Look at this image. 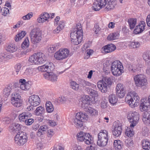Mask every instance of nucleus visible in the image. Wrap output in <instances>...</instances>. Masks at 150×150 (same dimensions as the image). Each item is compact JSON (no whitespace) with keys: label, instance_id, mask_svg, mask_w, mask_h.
Returning a JSON list of instances; mask_svg holds the SVG:
<instances>
[{"label":"nucleus","instance_id":"f257e3e1","mask_svg":"<svg viewBox=\"0 0 150 150\" xmlns=\"http://www.w3.org/2000/svg\"><path fill=\"white\" fill-rule=\"evenodd\" d=\"M71 42L74 45H78L82 41L83 39V30L81 25L77 24L75 30L70 34Z\"/></svg>","mask_w":150,"mask_h":150},{"label":"nucleus","instance_id":"69168bd1","mask_svg":"<svg viewBox=\"0 0 150 150\" xmlns=\"http://www.w3.org/2000/svg\"><path fill=\"white\" fill-rule=\"evenodd\" d=\"M54 134V132L52 130L49 129L47 130V136L49 138H51Z\"/></svg>","mask_w":150,"mask_h":150},{"label":"nucleus","instance_id":"8fccbe9b","mask_svg":"<svg viewBox=\"0 0 150 150\" xmlns=\"http://www.w3.org/2000/svg\"><path fill=\"white\" fill-rule=\"evenodd\" d=\"M140 43L138 42H130L128 44L129 47L131 48H135L139 47Z\"/></svg>","mask_w":150,"mask_h":150},{"label":"nucleus","instance_id":"0eeeda50","mask_svg":"<svg viewBox=\"0 0 150 150\" xmlns=\"http://www.w3.org/2000/svg\"><path fill=\"white\" fill-rule=\"evenodd\" d=\"M111 79L108 77H105L103 80L97 83V87L99 90L102 93H105L108 90V87L112 84Z\"/></svg>","mask_w":150,"mask_h":150},{"label":"nucleus","instance_id":"58836bf2","mask_svg":"<svg viewBox=\"0 0 150 150\" xmlns=\"http://www.w3.org/2000/svg\"><path fill=\"white\" fill-rule=\"evenodd\" d=\"M11 102L12 104L16 107H20L22 104L21 101L20 99L15 100L13 98V99H11Z\"/></svg>","mask_w":150,"mask_h":150},{"label":"nucleus","instance_id":"aec40b11","mask_svg":"<svg viewBox=\"0 0 150 150\" xmlns=\"http://www.w3.org/2000/svg\"><path fill=\"white\" fill-rule=\"evenodd\" d=\"M145 25L146 24L144 21H141L140 23L137 26L134 30V33L137 34L142 33L144 30Z\"/></svg>","mask_w":150,"mask_h":150},{"label":"nucleus","instance_id":"7ed1b4c3","mask_svg":"<svg viewBox=\"0 0 150 150\" xmlns=\"http://www.w3.org/2000/svg\"><path fill=\"white\" fill-rule=\"evenodd\" d=\"M97 144L100 147L105 146L109 140L108 132L105 130H101L98 135Z\"/></svg>","mask_w":150,"mask_h":150},{"label":"nucleus","instance_id":"052dcab7","mask_svg":"<svg viewBox=\"0 0 150 150\" xmlns=\"http://www.w3.org/2000/svg\"><path fill=\"white\" fill-rule=\"evenodd\" d=\"M11 59V58L10 57H0V61L5 62H8Z\"/></svg>","mask_w":150,"mask_h":150},{"label":"nucleus","instance_id":"680f3d73","mask_svg":"<svg viewBox=\"0 0 150 150\" xmlns=\"http://www.w3.org/2000/svg\"><path fill=\"white\" fill-rule=\"evenodd\" d=\"M45 56V55L42 51H39L34 54L31 56Z\"/></svg>","mask_w":150,"mask_h":150},{"label":"nucleus","instance_id":"20e7f679","mask_svg":"<svg viewBox=\"0 0 150 150\" xmlns=\"http://www.w3.org/2000/svg\"><path fill=\"white\" fill-rule=\"evenodd\" d=\"M111 68L112 74L116 76L121 75L123 71L122 63L118 60H116L112 63Z\"/></svg>","mask_w":150,"mask_h":150},{"label":"nucleus","instance_id":"6e6d98bb","mask_svg":"<svg viewBox=\"0 0 150 150\" xmlns=\"http://www.w3.org/2000/svg\"><path fill=\"white\" fill-rule=\"evenodd\" d=\"M101 28H100L99 25L97 24H95L94 27L93 29V30L94 33H95L96 34H98Z\"/></svg>","mask_w":150,"mask_h":150},{"label":"nucleus","instance_id":"9d476101","mask_svg":"<svg viewBox=\"0 0 150 150\" xmlns=\"http://www.w3.org/2000/svg\"><path fill=\"white\" fill-rule=\"evenodd\" d=\"M102 8L105 7V11H109L114 8L116 5V0H98Z\"/></svg>","mask_w":150,"mask_h":150},{"label":"nucleus","instance_id":"a878e982","mask_svg":"<svg viewBox=\"0 0 150 150\" xmlns=\"http://www.w3.org/2000/svg\"><path fill=\"white\" fill-rule=\"evenodd\" d=\"M5 49L7 51L11 53H13L17 51L18 48L14 43H11L7 44Z\"/></svg>","mask_w":150,"mask_h":150},{"label":"nucleus","instance_id":"4c0bfd02","mask_svg":"<svg viewBox=\"0 0 150 150\" xmlns=\"http://www.w3.org/2000/svg\"><path fill=\"white\" fill-rule=\"evenodd\" d=\"M26 34V33L25 31H21V32L16 35L15 38V41L18 42L20 40H21L25 36Z\"/></svg>","mask_w":150,"mask_h":150},{"label":"nucleus","instance_id":"bf43d9fd","mask_svg":"<svg viewBox=\"0 0 150 150\" xmlns=\"http://www.w3.org/2000/svg\"><path fill=\"white\" fill-rule=\"evenodd\" d=\"M20 95L18 93L16 92L13 93L11 95V99H13V98L15 100L20 99Z\"/></svg>","mask_w":150,"mask_h":150},{"label":"nucleus","instance_id":"37998d69","mask_svg":"<svg viewBox=\"0 0 150 150\" xmlns=\"http://www.w3.org/2000/svg\"><path fill=\"white\" fill-rule=\"evenodd\" d=\"M132 128L130 126L129 127H127L126 129L125 134L127 136L129 137H133L134 134V133Z\"/></svg>","mask_w":150,"mask_h":150},{"label":"nucleus","instance_id":"393cba45","mask_svg":"<svg viewBox=\"0 0 150 150\" xmlns=\"http://www.w3.org/2000/svg\"><path fill=\"white\" fill-rule=\"evenodd\" d=\"M22 126L19 124L17 123H14L12 124L9 127L10 130L11 132L16 133H18L21 130Z\"/></svg>","mask_w":150,"mask_h":150},{"label":"nucleus","instance_id":"79ce46f5","mask_svg":"<svg viewBox=\"0 0 150 150\" xmlns=\"http://www.w3.org/2000/svg\"><path fill=\"white\" fill-rule=\"evenodd\" d=\"M143 149L145 150H150V142L148 140H144L142 144Z\"/></svg>","mask_w":150,"mask_h":150},{"label":"nucleus","instance_id":"dca6fc26","mask_svg":"<svg viewBox=\"0 0 150 150\" xmlns=\"http://www.w3.org/2000/svg\"><path fill=\"white\" fill-rule=\"evenodd\" d=\"M148 102L146 99H142L140 105V109L142 111L148 110L149 105L150 104V94L148 96Z\"/></svg>","mask_w":150,"mask_h":150},{"label":"nucleus","instance_id":"e433bc0d","mask_svg":"<svg viewBox=\"0 0 150 150\" xmlns=\"http://www.w3.org/2000/svg\"><path fill=\"white\" fill-rule=\"evenodd\" d=\"M119 36V34L117 32H114L109 34L107 37L108 40H113L118 38Z\"/></svg>","mask_w":150,"mask_h":150},{"label":"nucleus","instance_id":"6ab92c4d","mask_svg":"<svg viewBox=\"0 0 150 150\" xmlns=\"http://www.w3.org/2000/svg\"><path fill=\"white\" fill-rule=\"evenodd\" d=\"M50 18L49 14L47 12H44L39 15V17L37 18V21L39 23H42L47 21Z\"/></svg>","mask_w":150,"mask_h":150},{"label":"nucleus","instance_id":"b1692460","mask_svg":"<svg viewBox=\"0 0 150 150\" xmlns=\"http://www.w3.org/2000/svg\"><path fill=\"white\" fill-rule=\"evenodd\" d=\"M116 46L112 44H108L104 46L102 48V52L104 51L105 53H108L114 51L116 49Z\"/></svg>","mask_w":150,"mask_h":150},{"label":"nucleus","instance_id":"ddd939ff","mask_svg":"<svg viewBox=\"0 0 150 150\" xmlns=\"http://www.w3.org/2000/svg\"><path fill=\"white\" fill-rule=\"evenodd\" d=\"M134 79L135 85L137 87H142L147 84V80L142 74L135 76L134 77Z\"/></svg>","mask_w":150,"mask_h":150},{"label":"nucleus","instance_id":"1a4fd4ad","mask_svg":"<svg viewBox=\"0 0 150 150\" xmlns=\"http://www.w3.org/2000/svg\"><path fill=\"white\" fill-rule=\"evenodd\" d=\"M127 118L131 123L130 127H133L136 125L139 119V114L136 111H130L127 114Z\"/></svg>","mask_w":150,"mask_h":150},{"label":"nucleus","instance_id":"cd10ccee","mask_svg":"<svg viewBox=\"0 0 150 150\" xmlns=\"http://www.w3.org/2000/svg\"><path fill=\"white\" fill-rule=\"evenodd\" d=\"M31 115V114L28 112H23L19 114L18 118L20 121L24 122Z\"/></svg>","mask_w":150,"mask_h":150},{"label":"nucleus","instance_id":"a211bd4d","mask_svg":"<svg viewBox=\"0 0 150 150\" xmlns=\"http://www.w3.org/2000/svg\"><path fill=\"white\" fill-rule=\"evenodd\" d=\"M72 55L71 53H69V50L65 48L60 49L55 53L54 56H68Z\"/></svg>","mask_w":150,"mask_h":150},{"label":"nucleus","instance_id":"4be33fe9","mask_svg":"<svg viewBox=\"0 0 150 150\" xmlns=\"http://www.w3.org/2000/svg\"><path fill=\"white\" fill-rule=\"evenodd\" d=\"M122 131V125L120 124H117L115 126L114 129L112 130L113 135L118 137L121 135Z\"/></svg>","mask_w":150,"mask_h":150},{"label":"nucleus","instance_id":"a18cd8bd","mask_svg":"<svg viewBox=\"0 0 150 150\" xmlns=\"http://www.w3.org/2000/svg\"><path fill=\"white\" fill-rule=\"evenodd\" d=\"M93 8L95 11H99L102 8L98 0H97L96 2L93 3Z\"/></svg>","mask_w":150,"mask_h":150},{"label":"nucleus","instance_id":"3c124183","mask_svg":"<svg viewBox=\"0 0 150 150\" xmlns=\"http://www.w3.org/2000/svg\"><path fill=\"white\" fill-rule=\"evenodd\" d=\"M0 13H1L4 16H6L9 13V10L8 8L6 7L1 8L0 6Z\"/></svg>","mask_w":150,"mask_h":150},{"label":"nucleus","instance_id":"0e129e2a","mask_svg":"<svg viewBox=\"0 0 150 150\" xmlns=\"http://www.w3.org/2000/svg\"><path fill=\"white\" fill-rule=\"evenodd\" d=\"M39 129L44 133V132L47 130L48 127L46 125H43L41 126Z\"/></svg>","mask_w":150,"mask_h":150},{"label":"nucleus","instance_id":"ea45409f","mask_svg":"<svg viewBox=\"0 0 150 150\" xmlns=\"http://www.w3.org/2000/svg\"><path fill=\"white\" fill-rule=\"evenodd\" d=\"M128 23L130 29H134L137 23V19L136 18H130L128 19Z\"/></svg>","mask_w":150,"mask_h":150},{"label":"nucleus","instance_id":"473e14b6","mask_svg":"<svg viewBox=\"0 0 150 150\" xmlns=\"http://www.w3.org/2000/svg\"><path fill=\"white\" fill-rule=\"evenodd\" d=\"M85 90L88 94L93 97H97L98 96V92L88 87H86Z\"/></svg>","mask_w":150,"mask_h":150},{"label":"nucleus","instance_id":"7c9ffc66","mask_svg":"<svg viewBox=\"0 0 150 150\" xmlns=\"http://www.w3.org/2000/svg\"><path fill=\"white\" fill-rule=\"evenodd\" d=\"M35 112L36 115L41 116L45 112V109L44 107L40 106L36 108Z\"/></svg>","mask_w":150,"mask_h":150},{"label":"nucleus","instance_id":"603ef678","mask_svg":"<svg viewBox=\"0 0 150 150\" xmlns=\"http://www.w3.org/2000/svg\"><path fill=\"white\" fill-rule=\"evenodd\" d=\"M71 88L75 90H77L79 87V84L74 81L71 82Z\"/></svg>","mask_w":150,"mask_h":150},{"label":"nucleus","instance_id":"a19ab883","mask_svg":"<svg viewBox=\"0 0 150 150\" xmlns=\"http://www.w3.org/2000/svg\"><path fill=\"white\" fill-rule=\"evenodd\" d=\"M11 85H9L4 89V94L5 97H8L10 94L11 91Z\"/></svg>","mask_w":150,"mask_h":150},{"label":"nucleus","instance_id":"c756f323","mask_svg":"<svg viewBox=\"0 0 150 150\" xmlns=\"http://www.w3.org/2000/svg\"><path fill=\"white\" fill-rule=\"evenodd\" d=\"M61 46V44L59 43H56L53 45H51L48 49V52L50 53H54L56 50Z\"/></svg>","mask_w":150,"mask_h":150},{"label":"nucleus","instance_id":"f03ea898","mask_svg":"<svg viewBox=\"0 0 150 150\" xmlns=\"http://www.w3.org/2000/svg\"><path fill=\"white\" fill-rule=\"evenodd\" d=\"M140 98L138 94L134 91H131L127 94L125 98V101L132 108L139 105Z\"/></svg>","mask_w":150,"mask_h":150},{"label":"nucleus","instance_id":"2f4dec72","mask_svg":"<svg viewBox=\"0 0 150 150\" xmlns=\"http://www.w3.org/2000/svg\"><path fill=\"white\" fill-rule=\"evenodd\" d=\"M108 99L110 103L112 105L116 104L118 101V98L115 94H112L110 95Z\"/></svg>","mask_w":150,"mask_h":150},{"label":"nucleus","instance_id":"2eb2a0df","mask_svg":"<svg viewBox=\"0 0 150 150\" xmlns=\"http://www.w3.org/2000/svg\"><path fill=\"white\" fill-rule=\"evenodd\" d=\"M46 57H29V61L31 63L40 64L46 61Z\"/></svg>","mask_w":150,"mask_h":150},{"label":"nucleus","instance_id":"f8f14e48","mask_svg":"<svg viewBox=\"0 0 150 150\" xmlns=\"http://www.w3.org/2000/svg\"><path fill=\"white\" fill-rule=\"evenodd\" d=\"M27 139V137L25 133L18 132L15 137V142L19 146L23 145L26 142Z\"/></svg>","mask_w":150,"mask_h":150},{"label":"nucleus","instance_id":"c9c22d12","mask_svg":"<svg viewBox=\"0 0 150 150\" xmlns=\"http://www.w3.org/2000/svg\"><path fill=\"white\" fill-rule=\"evenodd\" d=\"M122 143L120 140H115L113 143V146L115 149L117 150H120L123 146Z\"/></svg>","mask_w":150,"mask_h":150},{"label":"nucleus","instance_id":"c03bdc74","mask_svg":"<svg viewBox=\"0 0 150 150\" xmlns=\"http://www.w3.org/2000/svg\"><path fill=\"white\" fill-rule=\"evenodd\" d=\"M90 82L84 79H81L79 81V84L80 86L82 87H84L86 86H89L90 85Z\"/></svg>","mask_w":150,"mask_h":150},{"label":"nucleus","instance_id":"39448f33","mask_svg":"<svg viewBox=\"0 0 150 150\" xmlns=\"http://www.w3.org/2000/svg\"><path fill=\"white\" fill-rule=\"evenodd\" d=\"M32 43L35 45H37L41 40L42 33L39 28H35L32 29L30 33Z\"/></svg>","mask_w":150,"mask_h":150},{"label":"nucleus","instance_id":"09e8293b","mask_svg":"<svg viewBox=\"0 0 150 150\" xmlns=\"http://www.w3.org/2000/svg\"><path fill=\"white\" fill-rule=\"evenodd\" d=\"M28 82L29 81L25 84H21L20 86L21 89L24 91H27L29 89L31 85Z\"/></svg>","mask_w":150,"mask_h":150},{"label":"nucleus","instance_id":"e2e57ef3","mask_svg":"<svg viewBox=\"0 0 150 150\" xmlns=\"http://www.w3.org/2000/svg\"><path fill=\"white\" fill-rule=\"evenodd\" d=\"M58 25V26L60 28H61L62 29H63L64 28L65 25V23L64 21H60L58 23L57 25Z\"/></svg>","mask_w":150,"mask_h":150},{"label":"nucleus","instance_id":"774afa93","mask_svg":"<svg viewBox=\"0 0 150 150\" xmlns=\"http://www.w3.org/2000/svg\"><path fill=\"white\" fill-rule=\"evenodd\" d=\"M148 133V129L146 127H144L142 129V134L144 136H146Z\"/></svg>","mask_w":150,"mask_h":150},{"label":"nucleus","instance_id":"9b49d317","mask_svg":"<svg viewBox=\"0 0 150 150\" xmlns=\"http://www.w3.org/2000/svg\"><path fill=\"white\" fill-rule=\"evenodd\" d=\"M28 102L31 105L27 108L26 110L30 111L34 109L33 106L36 107L40 104V100L38 96L33 95L29 97Z\"/></svg>","mask_w":150,"mask_h":150},{"label":"nucleus","instance_id":"de8ad7c7","mask_svg":"<svg viewBox=\"0 0 150 150\" xmlns=\"http://www.w3.org/2000/svg\"><path fill=\"white\" fill-rule=\"evenodd\" d=\"M29 42L28 38H26L21 45V47L23 49H25L29 47Z\"/></svg>","mask_w":150,"mask_h":150},{"label":"nucleus","instance_id":"49530a36","mask_svg":"<svg viewBox=\"0 0 150 150\" xmlns=\"http://www.w3.org/2000/svg\"><path fill=\"white\" fill-rule=\"evenodd\" d=\"M125 146L130 149L133 147V142L131 139H129L126 140L125 141Z\"/></svg>","mask_w":150,"mask_h":150},{"label":"nucleus","instance_id":"5701e85b","mask_svg":"<svg viewBox=\"0 0 150 150\" xmlns=\"http://www.w3.org/2000/svg\"><path fill=\"white\" fill-rule=\"evenodd\" d=\"M43 76L45 79L52 81H57V76L53 73H45L43 74Z\"/></svg>","mask_w":150,"mask_h":150},{"label":"nucleus","instance_id":"4d7b16f0","mask_svg":"<svg viewBox=\"0 0 150 150\" xmlns=\"http://www.w3.org/2000/svg\"><path fill=\"white\" fill-rule=\"evenodd\" d=\"M137 68L135 65H129L128 67V70L132 73L135 72L137 70Z\"/></svg>","mask_w":150,"mask_h":150},{"label":"nucleus","instance_id":"412c9836","mask_svg":"<svg viewBox=\"0 0 150 150\" xmlns=\"http://www.w3.org/2000/svg\"><path fill=\"white\" fill-rule=\"evenodd\" d=\"M90 98L88 96H86L84 97H83L80 99L79 104L81 107L83 109L86 108L88 105L90 103Z\"/></svg>","mask_w":150,"mask_h":150},{"label":"nucleus","instance_id":"72a5a7b5","mask_svg":"<svg viewBox=\"0 0 150 150\" xmlns=\"http://www.w3.org/2000/svg\"><path fill=\"white\" fill-rule=\"evenodd\" d=\"M36 73V69L33 68H27L24 72V74L27 76H33Z\"/></svg>","mask_w":150,"mask_h":150},{"label":"nucleus","instance_id":"6e6552de","mask_svg":"<svg viewBox=\"0 0 150 150\" xmlns=\"http://www.w3.org/2000/svg\"><path fill=\"white\" fill-rule=\"evenodd\" d=\"M88 117V115L85 113L82 112H78L76 114L74 122L75 126L79 128L83 125V120H86Z\"/></svg>","mask_w":150,"mask_h":150},{"label":"nucleus","instance_id":"bb28decb","mask_svg":"<svg viewBox=\"0 0 150 150\" xmlns=\"http://www.w3.org/2000/svg\"><path fill=\"white\" fill-rule=\"evenodd\" d=\"M143 121L146 125H150V112H145L143 115Z\"/></svg>","mask_w":150,"mask_h":150},{"label":"nucleus","instance_id":"4468645a","mask_svg":"<svg viewBox=\"0 0 150 150\" xmlns=\"http://www.w3.org/2000/svg\"><path fill=\"white\" fill-rule=\"evenodd\" d=\"M38 70L41 72H46V73H50L54 69V66L51 62L46 63L45 64L39 67H38Z\"/></svg>","mask_w":150,"mask_h":150},{"label":"nucleus","instance_id":"f3484780","mask_svg":"<svg viewBox=\"0 0 150 150\" xmlns=\"http://www.w3.org/2000/svg\"><path fill=\"white\" fill-rule=\"evenodd\" d=\"M116 94L120 98H123L125 95V92L122 84L119 83L117 84L116 88Z\"/></svg>","mask_w":150,"mask_h":150},{"label":"nucleus","instance_id":"f704fd0d","mask_svg":"<svg viewBox=\"0 0 150 150\" xmlns=\"http://www.w3.org/2000/svg\"><path fill=\"white\" fill-rule=\"evenodd\" d=\"M85 110L92 115L95 116L98 115V112L97 111L95 110L93 108L89 106H87L86 108L84 109Z\"/></svg>","mask_w":150,"mask_h":150},{"label":"nucleus","instance_id":"423d86ee","mask_svg":"<svg viewBox=\"0 0 150 150\" xmlns=\"http://www.w3.org/2000/svg\"><path fill=\"white\" fill-rule=\"evenodd\" d=\"M77 139L81 142H84L87 144H91L93 142V138L88 133L81 131L76 135Z\"/></svg>","mask_w":150,"mask_h":150},{"label":"nucleus","instance_id":"5fc2aeb1","mask_svg":"<svg viewBox=\"0 0 150 150\" xmlns=\"http://www.w3.org/2000/svg\"><path fill=\"white\" fill-rule=\"evenodd\" d=\"M33 13L31 12L28 13L26 15L23 16L22 17V18L25 20H28L30 19L33 17Z\"/></svg>","mask_w":150,"mask_h":150},{"label":"nucleus","instance_id":"338daca9","mask_svg":"<svg viewBox=\"0 0 150 150\" xmlns=\"http://www.w3.org/2000/svg\"><path fill=\"white\" fill-rule=\"evenodd\" d=\"M66 100V98L64 97H60L57 99V102L59 103H63Z\"/></svg>","mask_w":150,"mask_h":150},{"label":"nucleus","instance_id":"13d9d810","mask_svg":"<svg viewBox=\"0 0 150 150\" xmlns=\"http://www.w3.org/2000/svg\"><path fill=\"white\" fill-rule=\"evenodd\" d=\"M34 122V120L32 118H28L24 121L25 124L28 125H31Z\"/></svg>","mask_w":150,"mask_h":150},{"label":"nucleus","instance_id":"864d4df0","mask_svg":"<svg viewBox=\"0 0 150 150\" xmlns=\"http://www.w3.org/2000/svg\"><path fill=\"white\" fill-rule=\"evenodd\" d=\"M22 67V64L21 63H19L17 64L14 66V68L16 72L17 73V74L21 69Z\"/></svg>","mask_w":150,"mask_h":150},{"label":"nucleus","instance_id":"c85d7f7f","mask_svg":"<svg viewBox=\"0 0 150 150\" xmlns=\"http://www.w3.org/2000/svg\"><path fill=\"white\" fill-rule=\"evenodd\" d=\"M45 108L47 112L51 113L54 110V108L53 104L51 101H47L45 104Z\"/></svg>","mask_w":150,"mask_h":150}]
</instances>
